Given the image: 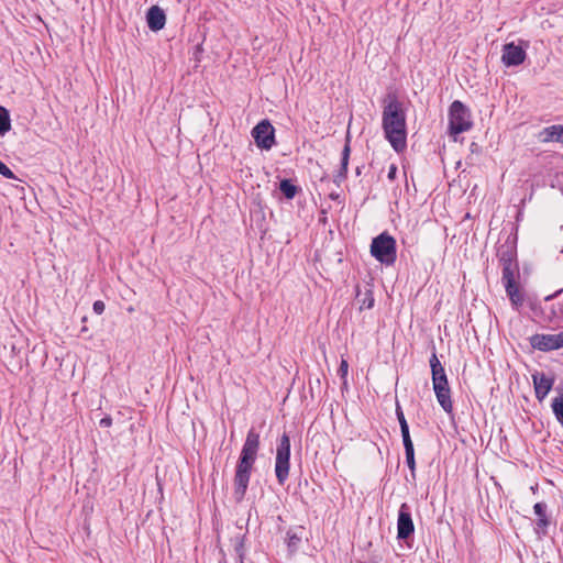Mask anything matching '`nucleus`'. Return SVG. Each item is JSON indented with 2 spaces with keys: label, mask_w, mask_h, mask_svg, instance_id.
Segmentation results:
<instances>
[{
  "label": "nucleus",
  "mask_w": 563,
  "mask_h": 563,
  "mask_svg": "<svg viewBox=\"0 0 563 563\" xmlns=\"http://www.w3.org/2000/svg\"><path fill=\"white\" fill-rule=\"evenodd\" d=\"M497 257L501 266L518 264L516 247L509 243H504L497 249Z\"/></svg>",
  "instance_id": "obj_15"
},
{
  "label": "nucleus",
  "mask_w": 563,
  "mask_h": 563,
  "mask_svg": "<svg viewBox=\"0 0 563 563\" xmlns=\"http://www.w3.org/2000/svg\"><path fill=\"white\" fill-rule=\"evenodd\" d=\"M347 372H349V363L346 360H342L340 363V366L338 368V375L343 379V384H342L343 387H346V385H347V382H346Z\"/></svg>",
  "instance_id": "obj_28"
},
{
  "label": "nucleus",
  "mask_w": 563,
  "mask_h": 563,
  "mask_svg": "<svg viewBox=\"0 0 563 563\" xmlns=\"http://www.w3.org/2000/svg\"><path fill=\"white\" fill-rule=\"evenodd\" d=\"M351 154V147H350V135L346 136L345 145L342 150L341 155V165L338 170V173L334 175L333 181L340 186L343 180L347 177V167H349V159Z\"/></svg>",
  "instance_id": "obj_13"
},
{
  "label": "nucleus",
  "mask_w": 563,
  "mask_h": 563,
  "mask_svg": "<svg viewBox=\"0 0 563 563\" xmlns=\"http://www.w3.org/2000/svg\"><path fill=\"white\" fill-rule=\"evenodd\" d=\"M369 252L380 264L391 266L397 260V242L388 232H382L373 238Z\"/></svg>",
  "instance_id": "obj_3"
},
{
  "label": "nucleus",
  "mask_w": 563,
  "mask_h": 563,
  "mask_svg": "<svg viewBox=\"0 0 563 563\" xmlns=\"http://www.w3.org/2000/svg\"><path fill=\"white\" fill-rule=\"evenodd\" d=\"M261 441L260 434L254 428L247 431L245 442L242 446L234 474V498L238 503L245 497L251 474L257 459Z\"/></svg>",
  "instance_id": "obj_1"
},
{
  "label": "nucleus",
  "mask_w": 563,
  "mask_h": 563,
  "mask_svg": "<svg viewBox=\"0 0 563 563\" xmlns=\"http://www.w3.org/2000/svg\"><path fill=\"white\" fill-rule=\"evenodd\" d=\"M503 267V284L516 282V275L519 272L518 264L504 265Z\"/></svg>",
  "instance_id": "obj_23"
},
{
  "label": "nucleus",
  "mask_w": 563,
  "mask_h": 563,
  "mask_svg": "<svg viewBox=\"0 0 563 563\" xmlns=\"http://www.w3.org/2000/svg\"><path fill=\"white\" fill-rule=\"evenodd\" d=\"M437 400L441 408L446 412L451 413L453 410V404L451 400V389L450 387H440L433 388Z\"/></svg>",
  "instance_id": "obj_18"
},
{
  "label": "nucleus",
  "mask_w": 563,
  "mask_h": 563,
  "mask_svg": "<svg viewBox=\"0 0 563 563\" xmlns=\"http://www.w3.org/2000/svg\"><path fill=\"white\" fill-rule=\"evenodd\" d=\"M530 345L541 352H551L559 350V340L556 334L537 333L529 338Z\"/></svg>",
  "instance_id": "obj_10"
},
{
  "label": "nucleus",
  "mask_w": 563,
  "mask_h": 563,
  "mask_svg": "<svg viewBox=\"0 0 563 563\" xmlns=\"http://www.w3.org/2000/svg\"><path fill=\"white\" fill-rule=\"evenodd\" d=\"M400 432H401L402 444H404L405 451L415 450L413 442L410 437L409 428L401 429Z\"/></svg>",
  "instance_id": "obj_26"
},
{
  "label": "nucleus",
  "mask_w": 563,
  "mask_h": 563,
  "mask_svg": "<svg viewBox=\"0 0 563 563\" xmlns=\"http://www.w3.org/2000/svg\"><path fill=\"white\" fill-rule=\"evenodd\" d=\"M536 398L543 401L554 385V376L543 372H536L531 375Z\"/></svg>",
  "instance_id": "obj_9"
},
{
  "label": "nucleus",
  "mask_w": 563,
  "mask_h": 563,
  "mask_svg": "<svg viewBox=\"0 0 563 563\" xmlns=\"http://www.w3.org/2000/svg\"><path fill=\"white\" fill-rule=\"evenodd\" d=\"M550 521L548 519V517H541V518H538L537 522H536V531L539 533L540 531L542 533H545V529L548 528Z\"/></svg>",
  "instance_id": "obj_30"
},
{
  "label": "nucleus",
  "mask_w": 563,
  "mask_h": 563,
  "mask_svg": "<svg viewBox=\"0 0 563 563\" xmlns=\"http://www.w3.org/2000/svg\"><path fill=\"white\" fill-rule=\"evenodd\" d=\"M541 142H556L563 144V124H553L545 126L539 133Z\"/></svg>",
  "instance_id": "obj_14"
},
{
  "label": "nucleus",
  "mask_w": 563,
  "mask_h": 563,
  "mask_svg": "<svg viewBox=\"0 0 563 563\" xmlns=\"http://www.w3.org/2000/svg\"><path fill=\"white\" fill-rule=\"evenodd\" d=\"M234 554L240 563H243L245 556L244 537L236 538L234 543Z\"/></svg>",
  "instance_id": "obj_25"
},
{
  "label": "nucleus",
  "mask_w": 563,
  "mask_h": 563,
  "mask_svg": "<svg viewBox=\"0 0 563 563\" xmlns=\"http://www.w3.org/2000/svg\"><path fill=\"white\" fill-rule=\"evenodd\" d=\"M405 455H406V464H407L408 468L410 470V478L407 477V481L415 482L416 481L415 450L405 451Z\"/></svg>",
  "instance_id": "obj_24"
},
{
  "label": "nucleus",
  "mask_w": 563,
  "mask_h": 563,
  "mask_svg": "<svg viewBox=\"0 0 563 563\" xmlns=\"http://www.w3.org/2000/svg\"><path fill=\"white\" fill-rule=\"evenodd\" d=\"M256 146L269 151L275 144V128L268 119L261 120L251 132Z\"/></svg>",
  "instance_id": "obj_6"
},
{
  "label": "nucleus",
  "mask_w": 563,
  "mask_h": 563,
  "mask_svg": "<svg viewBox=\"0 0 563 563\" xmlns=\"http://www.w3.org/2000/svg\"><path fill=\"white\" fill-rule=\"evenodd\" d=\"M415 533V525L411 516V508L407 503H402L397 517V539L407 541Z\"/></svg>",
  "instance_id": "obj_7"
},
{
  "label": "nucleus",
  "mask_w": 563,
  "mask_h": 563,
  "mask_svg": "<svg viewBox=\"0 0 563 563\" xmlns=\"http://www.w3.org/2000/svg\"><path fill=\"white\" fill-rule=\"evenodd\" d=\"M534 514L538 518L547 517V504L545 503H537L533 506Z\"/></svg>",
  "instance_id": "obj_31"
},
{
  "label": "nucleus",
  "mask_w": 563,
  "mask_h": 563,
  "mask_svg": "<svg viewBox=\"0 0 563 563\" xmlns=\"http://www.w3.org/2000/svg\"><path fill=\"white\" fill-rule=\"evenodd\" d=\"M363 166H357L355 169L356 175H361Z\"/></svg>",
  "instance_id": "obj_39"
},
{
  "label": "nucleus",
  "mask_w": 563,
  "mask_h": 563,
  "mask_svg": "<svg viewBox=\"0 0 563 563\" xmlns=\"http://www.w3.org/2000/svg\"><path fill=\"white\" fill-rule=\"evenodd\" d=\"M290 470V438L284 432L277 443L275 459V475L279 485H284Z\"/></svg>",
  "instance_id": "obj_5"
},
{
  "label": "nucleus",
  "mask_w": 563,
  "mask_h": 563,
  "mask_svg": "<svg viewBox=\"0 0 563 563\" xmlns=\"http://www.w3.org/2000/svg\"><path fill=\"white\" fill-rule=\"evenodd\" d=\"M93 312L97 314H102L106 309V305L102 300H96L92 305Z\"/></svg>",
  "instance_id": "obj_32"
},
{
  "label": "nucleus",
  "mask_w": 563,
  "mask_h": 563,
  "mask_svg": "<svg viewBox=\"0 0 563 563\" xmlns=\"http://www.w3.org/2000/svg\"><path fill=\"white\" fill-rule=\"evenodd\" d=\"M397 170H398V169H397V165H396V164H390V165H389V168H388L387 178H388L389 180H391V181H393V180H395V179H396V177H397Z\"/></svg>",
  "instance_id": "obj_33"
},
{
  "label": "nucleus",
  "mask_w": 563,
  "mask_h": 563,
  "mask_svg": "<svg viewBox=\"0 0 563 563\" xmlns=\"http://www.w3.org/2000/svg\"><path fill=\"white\" fill-rule=\"evenodd\" d=\"M355 298L360 303V309H372L374 307V296L372 290V285L366 284L364 291L361 289L360 285H356V295Z\"/></svg>",
  "instance_id": "obj_16"
},
{
  "label": "nucleus",
  "mask_w": 563,
  "mask_h": 563,
  "mask_svg": "<svg viewBox=\"0 0 563 563\" xmlns=\"http://www.w3.org/2000/svg\"><path fill=\"white\" fill-rule=\"evenodd\" d=\"M279 190L284 195V197L288 200H291L299 192L300 187L295 185L291 179L285 178L279 183Z\"/></svg>",
  "instance_id": "obj_20"
},
{
  "label": "nucleus",
  "mask_w": 563,
  "mask_h": 563,
  "mask_svg": "<svg viewBox=\"0 0 563 563\" xmlns=\"http://www.w3.org/2000/svg\"><path fill=\"white\" fill-rule=\"evenodd\" d=\"M146 22L151 31L157 32L166 24V14L158 5H152L146 12Z\"/></svg>",
  "instance_id": "obj_12"
},
{
  "label": "nucleus",
  "mask_w": 563,
  "mask_h": 563,
  "mask_svg": "<svg viewBox=\"0 0 563 563\" xmlns=\"http://www.w3.org/2000/svg\"><path fill=\"white\" fill-rule=\"evenodd\" d=\"M470 150H471L472 153H478L479 152V146H478L477 143L473 142L470 145Z\"/></svg>",
  "instance_id": "obj_36"
},
{
  "label": "nucleus",
  "mask_w": 563,
  "mask_h": 563,
  "mask_svg": "<svg viewBox=\"0 0 563 563\" xmlns=\"http://www.w3.org/2000/svg\"><path fill=\"white\" fill-rule=\"evenodd\" d=\"M506 294L514 308L518 309L523 303V295L517 282L504 284Z\"/></svg>",
  "instance_id": "obj_17"
},
{
  "label": "nucleus",
  "mask_w": 563,
  "mask_h": 563,
  "mask_svg": "<svg viewBox=\"0 0 563 563\" xmlns=\"http://www.w3.org/2000/svg\"><path fill=\"white\" fill-rule=\"evenodd\" d=\"M329 198H330L331 200H338V199L340 198V195H339V194H336V192H331V194L329 195Z\"/></svg>",
  "instance_id": "obj_38"
},
{
  "label": "nucleus",
  "mask_w": 563,
  "mask_h": 563,
  "mask_svg": "<svg viewBox=\"0 0 563 563\" xmlns=\"http://www.w3.org/2000/svg\"><path fill=\"white\" fill-rule=\"evenodd\" d=\"M472 126L471 110L462 101L454 100L449 108V134L455 137Z\"/></svg>",
  "instance_id": "obj_4"
},
{
  "label": "nucleus",
  "mask_w": 563,
  "mask_h": 563,
  "mask_svg": "<svg viewBox=\"0 0 563 563\" xmlns=\"http://www.w3.org/2000/svg\"><path fill=\"white\" fill-rule=\"evenodd\" d=\"M556 335H558V340H559V346H560V349H562L563 347V331L560 333H556Z\"/></svg>",
  "instance_id": "obj_37"
},
{
  "label": "nucleus",
  "mask_w": 563,
  "mask_h": 563,
  "mask_svg": "<svg viewBox=\"0 0 563 563\" xmlns=\"http://www.w3.org/2000/svg\"><path fill=\"white\" fill-rule=\"evenodd\" d=\"M382 115V126L386 140L395 152L401 153L407 146L406 113L396 96H388Z\"/></svg>",
  "instance_id": "obj_2"
},
{
  "label": "nucleus",
  "mask_w": 563,
  "mask_h": 563,
  "mask_svg": "<svg viewBox=\"0 0 563 563\" xmlns=\"http://www.w3.org/2000/svg\"><path fill=\"white\" fill-rule=\"evenodd\" d=\"M562 292H563V289H559V290H556L555 292H553L552 295L547 296V297L544 298V300H545V301H550V300H552V299L556 298V297H558L560 294H562Z\"/></svg>",
  "instance_id": "obj_35"
},
{
  "label": "nucleus",
  "mask_w": 563,
  "mask_h": 563,
  "mask_svg": "<svg viewBox=\"0 0 563 563\" xmlns=\"http://www.w3.org/2000/svg\"><path fill=\"white\" fill-rule=\"evenodd\" d=\"M527 57L526 49L514 42L507 43L503 47L501 62L507 67L521 65Z\"/></svg>",
  "instance_id": "obj_8"
},
{
  "label": "nucleus",
  "mask_w": 563,
  "mask_h": 563,
  "mask_svg": "<svg viewBox=\"0 0 563 563\" xmlns=\"http://www.w3.org/2000/svg\"><path fill=\"white\" fill-rule=\"evenodd\" d=\"M559 395L552 399L551 409L558 422L563 427V388H556Z\"/></svg>",
  "instance_id": "obj_19"
},
{
  "label": "nucleus",
  "mask_w": 563,
  "mask_h": 563,
  "mask_svg": "<svg viewBox=\"0 0 563 563\" xmlns=\"http://www.w3.org/2000/svg\"><path fill=\"white\" fill-rule=\"evenodd\" d=\"M302 532H303V528L302 527H297V528H294V529H289L287 531V545L290 550H297L301 540H302Z\"/></svg>",
  "instance_id": "obj_21"
},
{
  "label": "nucleus",
  "mask_w": 563,
  "mask_h": 563,
  "mask_svg": "<svg viewBox=\"0 0 563 563\" xmlns=\"http://www.w3.org/2000/svg\"><path fill=\"white\" fill-rule=\"evenodd\" d=\"M431 376L433 388L450 387L445 369L439 361L435 351H433L430 360Z\"/></svg>",
  "instance_id": "obj_11"
},
{
  "label": "nucleus",
  "mask_w": 563,
  "mask_h": 563,
  "mask_svg": "<svg viewBox=\"0 0 563 563\" xmlns=\"http://www.w3.org/2000/svg\"><path fill=\"white\" fill-rule=\"evenodd\" d=\"M11 130V118L9 110L0 106V136H3Z\"/></svg>",
  "instance_id": "obj_22"
},
{
  "label": "nucleus",
  "mask_w": 563,
  "mask_h": 563,
  "mask_svg": "<svg viewBox=\"0 0 563 563\" xmlns=\"http://www.w3.org/2000/svg\"><path fill=\"white\" fill-rule=\"evenodd\" d=\"M562 194H563V186H562Z\"/></svg>",
  "instance_id": "obj_40"
},
{
  "label": "nucleus",
  "mask_w": 563,
  "mask_h": 563,
  "mask_svg": "<svg viewBox=\"0 0 563 563\" xmlns=\"http://www.w3.org/2000/svg\"><path fill=\"white\" fill-rule=\"evenodd\" d=\"M99 426L101 428H109L112 426V418L110 416H106L103 417L100 421H99Z\"/></svg>",
  "instance_id": "obj_34"
},
{
  "label": "nucleus",
  "mask_w": 563,
  "mask_h": 563,
  "mask_svg": "<svg viewBox=\"0 0 563 563\" xmlns=\"http://www.w3.org/2000/svg\"><path fill=\"white\" fill-rule=\"evenodd\" d=\"M0 175L8 179H16L13 172L0 159Z\"/></svg>",
  "instance_id": "obj_29"
},
{
  "label": "nucleus",
  "mask_w": 563,
  "mask_h": 563,
  "mask_svg": "<svg viewBox=\"0 0 563 563\" xmlns=\"http://www.w3.org/2000/svg\"><path fill=\"white\" fill-rule=\"evenodd\" d=\"M396 416H397V420L399 422L400 430L409 428L407 419H406L404 411L401 409V406L399 405L398 401H396Z\"/></svg>",
  "instance_id": "obj_27"
}]
</instances>
